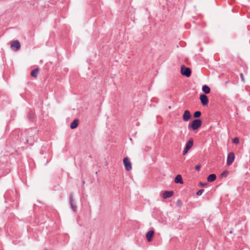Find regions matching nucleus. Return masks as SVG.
<instances>
[{"mask_svg": "<svg viewBox=\"0 0 250 250\" xmlns=\"http://www.w3.org/2000/svg\"><path fill=\"white\" fill-rule=\"evenodd\" d=\"M202 122L200 119H195L188 125V129L196 130L199 129L202 125Z\"/></svg>", "mask_w": 250, "mask_h": 250, "instance_id": "obj_1", "label": "nucleus"}, {"mask_svg": "<svg viewBox=\"0 0 250 250\" xmlns=\"http://www.w3.org/2000/svg\"><path fill=\"white\" fill-rule=\"evenodd\" d=\"M181 74L186 77H189L191 76V70L190 68L183 65L181 67Z\"/></svg>", "mask_w": 250, "mask_h": 250, "instance_id": "obj_2", "label": "nucleus"}, {"mask_svg": "<svg viewBox=\"0 0 250 250\" xmlns=\"http://www.w3.org/2000/svg\"><path fill=\"white\" fill-rule=\"evenodd\" d=\"M193 139L191 138L186 143L185 147L183 151V155H186L188 152L189 150L192 147L193 145Z\"/></svg>", "mask_w": 250, "mask_h": 250, "instance_id": "obj_3", "label": "nucleus"}, {"mask_svg": "<svg viewBox=\"0 0 250 250\" xmlns=\"http://www.w3.org/2000/svg\"><path fill=\"white\" fill-rule=\"evenodd\" d=\"M123 163L126 170L129 171L132 169V164L129 159L126 157L123 159Z\"/></svg>", "mask_w": 250, "mask_h": 250, "instance_id": "obj_4", "label": "nucleus"}, {"mask_svg": "<svg viewBox=\"0 0 250 250\" xmlns=\"http://www.w3.org/2000/svg\"><path fill=\"white\" fill-rule=\"evenodd\" d=\"M69 204L73 211L74 212H76L77 206L73 199V195L72 193H71L69 195Z\"/></svg>", "mask_w": 250, "mask_h": 250, "instance_id": "obj_5", "label": "nucleus"}, {"mask_svg": "<svg viewBox=\"0 0 250 250\" xmlns=\"http://www.w3.org/2000/svg\"><path fill=\"white\" fill-rule=\"evenodd\" d=\"M11 48L15 51H18L21 48V44L18 40H15L11 42Z\"/></svg>", "mask_w": 250, "mask_h": 250, "instance_id": "obj_6", "label": "nucleus"}, {"mask_svg": "<svg viewBox=\"0 0 250 250\" xmlns=\"http://www.w3.org/2000/svg\"><path fill=\"white\" fill-rule=\"evenodd\" d=\"M235 159V155L233 152H229L227 156V164L228 166L231 165Z\"/></svg>", "mask_w": 250, "mask_h": 250, "instance_id": "obj_7", "label": "nucleus"}, {"mask_svg": "<svg viewBox=\"0 0 250 250\" xmlns=\"http://www.w3.org/2000/svg\"><path fill=\"white\" fill-rule=\"evenodd\" d=\"M199 98L203 106H206L208 104V98L206 95L204 94H201Z\"/></svg>", "mask_w": 250, "mask_h": 250, "instance_id": "obj_8", "label": "nucleus"}, {"mask_svg": "<svg viewBox=\"0 0 250 250\" xmlns=\"http://www.w3.org/2000/svg\"><path fill=\"white\" fill-rule=\"evenodd\" d=\"M191 115L190 111L188 110H185L183 115V120L185 122H188L191 119Z\"/></svg>", "mask_w": 250, "mask_h": 250, "instance_id": "obj_9", "label": "nucleus"}, {"mask_svg": "<svg viewBox=\"0 0 250 250\" xmlns=\"http://www.w3.org/2000/svg\"><path fill=\"white\" fill-rule=\"evenodd\" d=\"M154 234V231L153 230H150L146 233V236L147 241L148 242H150L152 241Z\"/></svg>", "mask_w": 250, "mask_h": 250, "instance_id": "obj_10", "label": "nucleus"}, {"mask_svg": "<svg viewBox=\"0 0 250 250\" xmlns=\"http://www.w3.org/2000/svg\"><path fill=\"white\" fill-rule=\"evenodd\" d=\"M174 192L172 190L170 191H165L163 194V198L164 199H167L173 196Z\"/></svg>", "mask_w": 250, "mask_h": 250, "instance_id": "obj_11", "label": "nucleus"}, {"mask_svg": "<svg viewBox=\"0 0 250 250\" xmlns=\"http://www.w3.org/2000/svg\"><path fill=\"white\" fill-rule=\"evenodd\" d=\"M36 117V115L33 111H30L28 114L27 118L29 121L34 122Z\"/></svg>", "mask_w": 250, "mask_h": 250, "instance_id": "obj_12", "label": "nucleus"}, {"mask_svg": "<svg viewBox=\"0 0 250 250\" xmlns=\"http://www.w3.org/2000/svg\"><path fill=\"white\" fill-rule=\"evenodd\" d=\"M79 125V120L77 119H74L70 124V128L71 129H75L77 128Z\"/></svg>", "mask_w": 250, "mask_h": 250, "instance_id": "obj_13", "label": "nucleus"}, {"mask_svg": "<svg viewBox=\"0 0 250 250\" xmlns=\"http://www.w3.org/2000/svg\"><path fill=\"white\" fill-rule=\"evenodd\" d=\"M174 182L176 184H182L183 183L182 177L180 174H178L177 175H176L174 179Z\"/></svg>", "mask_w": 250, "mask_h": 250, "instance_id": "obj_14", "label": "nucleus"}, {"mask_svg": "<svg viewBox=\"0 0 250 250\" xmlns=\"http://www.w3.org/2000/svg\"><path fill=\"white\" fill-rule=\"evenodd\" d=\"M202 90L205 95L209 94L210 92V88L207 85H204L202 86Z\"/></svg>", "mask_w": 250, "mask_h": 250, "instance_id": "obj_15", "label": "nucleus"}, {"mask_svg": "<svg viewBox=\"0 0 250 250\" xmlns=\"http://www.w3.org/2000/svg\"><path fill=\"white\" fill-rule=\"evenodd\" d=\"M216 179V176L215 174H210L207 177V180L208 182H212Z\"/></svg>", "mask_w": 250, "mask_h": 250, "instance_id": "obj_16", "label": "nucleus"}, {"mask_svg": "<svg viewBox=\"0 0 250 250\" xmlns=\"http://www.w3.org/2000/svg\"><path fill=\"white\" fill-rule=\"evenodd\" d=\"M40 69L39 68H36L32 70L31 72V76L34 78H37L38 76V73H39Z\"/></svg>", "mask_w": 250, "mask_h": 250, "instance_id": "obj_17", "label": "nucleus"}, {"mask_svg": "<svg viewBox=\"0 0 250 250\" xmlns=\"http://www.w3.org/2000/svg\"><path fill=\"white\" fill-rule=\"evenodd\" d=\"M202 113L200 111H196L193 113V117L198 119L201 117Z\"/></svg>", "mask_w": 250, "mask_h": 250, "instance_id": "obj_18", "label": "nucleus"}, {"mask_svg": "<svg viewBox=\"0 0 250 250\" xmlns=\"http://www.w3.org/2000/svg\"><path fill=\"white\" fill-rule=\"evenodd\" d=\"M229 174V171L228 170L224 171L220 175V177L222 178L227 177Z\"/></svg>", "mask_w": 250, "mask_h": 250, "instance_id": "obj_19", "label": "nucleus"}, {"mask_svg": "<svg viewBox=\"0 0 250 250\" xmlns=\"http://www.w3.org/2000/svg\"><path fill=\"white\" fill-rule=\"evenodd\" d=\"M232 143L235 145L239 143V139L238 137H235L232 139Z\"/></svg>", "mask_w": 250, "mask_h": 250, "instance_id": "obj_20", "label": "nucleus"}, {"mask_svg": "<svg viewBox=\"0 0 250 250\" xmlns=\"http://www.w3.org/2000/svg\"><path fill=\"white\" fill-rule=\"evenodd\" d=\"M176 204L177 207H181L182 205V202L180 199H178Z\"/></svg>", "mask_w": 250, "mask_h": 250, "instance_id": "obj_21", "label": "nucleus"}, {"mask_svg": "<svg viewBox=\"0 0 250 250\" xmlns=\"http://www.w3.org/2000/svg\"><path fill=\"white\" fill-rule=\"evenodd\" d=\"M204 189H200V190H199L197 192L196 194H197V195H198V196H200V195H201L202 194V193L204 192Z\"/></svg>", "mask_w": 250, "mask_h": 250, "instance_id": "obj_22", "label": "nucleus"}, {"mask_svg": "<svg viewBox=\"0 0 250 250\" xmlns=\"http://www.w3.org/2000/svg\"><path fill=\"white\" fill-rule=\"evenodd\" d=\"M200 168H201L200 165H197L195 166V169L197 171L200 170Z\"/></svg>", "mask_w": 250, "mask_h": 250, "instance_id": "obj_23", "label": "nucleus"}, {"mask_svg": "<svg viewBox=\"0 0 250 250\" xmlns=\"http://www.w3.org/2000/svg\"><path fill=\"white\" fill-rule=\"evenodd\" d=\"M10 192H12V191H7L4 194V197L6 198H7L8 197V195L10 193Z\"/></svg>", "mask_w": 250, "mask_h": 250, "instance_id": "obj_24", "label": "nucleus"}, {"mask_svg": "<svg viewBox=\"0 0 250 250\" xmlns=\"http://www.w3.org/2000/svg\"><path fill=\"white\" fill-rule=\"evenodd\" d=\"M207 183H203L202 182H200L199 183V185L200 186V187H204L205 186H206L207 185Z\"/></svg>", "mask_w": 250, "mask_h": 250, "instance_id": "obj_25", "label": "nucleus"}, {"mask_svg": "<svg viewBox=\"0 0 250 250\" xmlns=\"http://www.w3.org/2000/svg\"><path fill=\"white\" fill-rule=\"evenodd\" d=\"M240 77L241 78L242 81L243 82H244V75H243V74L242 73L240 74Z\"/></svg>", "mask_w": 250, "mask_h": 250, "instance_id": "obj_26", "label": "nucleus"}, {"mask_svg": "<svg viewBox=\"0 0 250 250\" xmlns=\"http://www.w3.org/2000/svg\"><path fill=\"white\" fill-rule=\"evenodd\" d=\"M4 166V164L0 162V169L3 168Z\"/></svg>", "mask_w": 250, "mask_h": 250, "instance_id": "obj_27", "label": "nucleus"}, {"mask_svg": "<svg viewBox=\"0 0 250 250\" xmlns=\"http://www.w3.org/2000/svg\"><path fill=\"white\" fill-rule=\"evenodd\" d=\"M82 183H83V185H84V184H85V182H84V180H83Z\"/></svg>", "mask_w": 250, "mask_h": 250, "instance_id": "obj_28", "label": "nucleus"}, {"mask_svg": "<svg viewBox=\"0 0 250 250\" xmlns=\"http://www.w3.org/2000/svg\"><path fill=\"white\" fill-rule=\"evenodd\" d=\"M229 83L228 81H227L225 82L226 83Z\"/></svg>", "mask_w": 250, "mask_h": 250, "instance_id": "obj_29", "label": "nucleus"}]
</instances>
